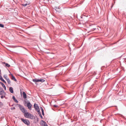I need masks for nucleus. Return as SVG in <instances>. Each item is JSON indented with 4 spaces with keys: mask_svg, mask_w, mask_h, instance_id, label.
I'll list each match as a JSON object with an SVG mask.
<instances>
[{
    "mask_svg": "<svg viewBox=\"0 0 126 126\" xmlns=\"http://www.w3.org/2000/svg\"><path fill=\"white\" fill-rule=\"evenodd\" d=\"M24 116L26 118L31 119H33L34 118V116L28 112H25L24 113Z\"/></svg>",
    "mask_w": 126,
    "mask_h": 126,
    "instance_id": "f257e3e1",
    "label": "nucleus"
},
{
    "mask_svg": "<svg viewBox=\"0 0 126 126\" xmlns=\"http://www.w3.org/2000/svg\"><path fill=\"white\" fill-rule=\"evenodd\" d=\"M33 81L36 84H37V82H43L45 81V80L44 79H32Z\"/></svg>",
    "mask_w": 126,
    "mask_h": 126,
    "instance_id": "f03ea898",
    "label": "nucleus"
},
{
    "mask_svg": "<svg viewBox=\"0 0 126 126\" xmlns=\"http://www.w3.org/2000/svg\"><path fill=\"white\" fill-rule=\"evenodd\" d=\"M34 106L35 110L38 113L40 112L39 107L37 104L36 103H35L34 104Z\"/></svg>",
    "mask_w": 126,
    "mask_h": 126,
    "instance_id": "7ed1b4c3",
    "label": "nucleus"
},
{
    "mask_svg": "<svg viewBox=\"0 0 126 126\" xmlns=\"http://www.w3.org/2000/svg\"><path fill=\"white\" fill-rule=\"evenodd\" d=\"M21 120L25 124L27 125L28 126L29 125H30V122L28 120H27L26 119H23V118H21Z\"/></svg>",
    "mask_w": 126,
    "mask_h": 126,
    "instance_id": "20e7f679",
    "label": "nucleus"
},
{
    "mask_svg": "<svg viewBox=\"0 0 126 126\" xmlns=\"http://www.w3.org/2000/svg\"><path fill=\"white\" fill-rule=\"evenodd\" d=\"M19 106L20 110L22 112L24 113L25 112L26 110L22 106L19 105Z\"/></svg>",
    "mask_w": 126,
    "mask_h": 126,
    "instance_id": "39448f33",
    "label": "nucleus"
},
{
    "mask_svg": "<svg viewBox=\"0 0 126 126\" xmlns=\"http://www.w3.org/2000/svg\"><path fill=\"white\" fill-rule=\"evenodd\" d=\"M27 106L28 109L30 110H32V105L31 104L30 102H29L27 103Z\"/></svg>",
    "mask_w": 126,
    "mask_h": 126,
    "instance_id": "423d86ee",
    "label": "nucleus"
},
{
    "mask_svg": "<svg viewBox=\"0 0 126 126\" xmlns=\"http://www.w3.org/2000/svg\"><path fill=\"white\" fill-rule=\"evenodd\" d=\"M41 121L43 122L42 123L41 125L42 126H48L46 124V122L43 120H42Z\"/></svg>",
    "mask_w": 126,
    "mask_h": 126,
    "instance_id": "0eeeda50",
    "label": "nucleus"
},
{
    "mask_svg": "<svg viewBox=\"0 0 126 126\" xmlns=\"http://www.w3.org/2000/svg\"><path fill=\"white\" fill-rule=\"evenodd\" d=\"M0 95H5V93L2 90L0 91Z\"/></svg>",
    "mask_w": 126,
    "mask_h": 126,
    "instance_id": "6e6552de",
    "label": "nucleus"
},
{
    "mask_svg": "<svg viewBox=\"0 0 126 126\" xmlns=\"http://www.w3.org/2000/svg\"><path fill=\"white\" fill-rule=\"evenodd\" d=\"M11 75L12 76L11 79L12 80H14L15 81H16L17 80L16 79L15 77L13 75V74H12Z\"/></svg>",
    "mask_w": 126,
    "mask_h": 126,
    "instance_id": "1a4fd4ad",
    "label": "nucleus"
},
{
    "mask_svg": "<svg viewBox=\"0 0 126 126\" xmlns=\"http://www.w3.org/2000/svg\"><path fill=\"white\" fill-rule=\"evenodd\" d=\"M0 83L1 85L2 86V87L4 88L5 90H6V88L5 86L4 85V84L2 82H0Z\"/></svg>",
    "mask_w": 126,
    "mask_h": 126,
    "instance_id": "9d476101",
    "label": "nucleus"
},
{
    "mask_svg": "<svg viewBox=\"0 0 126 126\" xmlns=\"http://www.w3.org/2000/svg\"><path fill=\"white\" fill-rule=\"evenodd\" d=\"M23 97L24 99H26L27 97V96L26 93L24 92L23 93Z\"/></svg>",
    "mask_w": 126,
    "mask_h": 126,
    "instance_id": "9b49d317",
    "label": "nucleus"
},
{
    "mask_svg": "<svg viewBox=\"0 0 126 126\" xmlns=\"http://www.w3.org/2000/svg\"><path fill=\"white\" fill-rule=\"evenodd\" d=\"M9 91L10 92L12 93H14L13 88L12 87H11L9 88Z\"/></svg>",
    "mask_w": 126,
    "mask_h": 126,
    "instance_id": "f8f14e48",
    "label": "nucleus"
},
{
    "mask_svg": "<svg viewBox=\"0 0 126 126\" xmlns=\"http://www.w3.org/2000/svg\"><path fill=\"white\" fill-rule=\"evenodd\" d=\"M12 98L16 102V103H18V101L16 99L15 97L14 96H13Z\"/></svg>",
    "mask_w": 126,
    "mask_h": 126,
    "instance_id": "ddd939ff",
    "label": "nucleus"
},
{
    "mask_svg": "<svg viewBox=\"0 0 126 126\" xmlns=\"http://www.w3.org/2000/svg\"><path fill=\"white\" fill-rule=\"evenodd\" d=\"M3 77L5 79L7 80L8 79H9V78L7 77V76L6 75H4L3 76Z\"/></svg>",
    "mask_w": 126,
    "mask_h": 126,
    "instance_id": "4468645a",
    "label": "nucleus"
},
{
    "mask_svg": "<svg viewBox=\"0 0 126 126\" xmlns=\"http://www.w3.org/2000/svg\"><path fill=\"white\" fill-rule=\"evenodd\" d=\"M40 109L41 110V111L42 112V114L43 115H44V110H43L42 108V107H40Z\"/></svg>",
    "mask_w": 126,
    "mask_h": 126,
    "instance_id": "2eb2a0df",
    "label": "nucleus"
},
{
    "mask_svg": "<svg viewBox=\"0 0 126 126\" xmlns=\"http://www.w3.org/2000/svg\"><path fill=\"white\" fill-rule=\"evenodd\" d=\"M5 63V66H6L8 67H9L10 66V65L9 64H8L7 63Z\"/></svg>",
    "mask_w": 126,
    "mask_h": 126,
    "instance_id": "dca6fc26",
    "label": "nucleus"
},
{
    "mask_svg": "<svg viewBox=\"0 0 126 126\" xmlns=\"http://www.w3.org/2000/svg\"><path fill=\"white\" fill-rule=\"evenodd\" d=\"M7 81L8 83V84H10L11 81L9 79H7Z\"/></svg>",
    "mask_w": 126,
    "mask_h": 126,
    "instance_id": "f3484780",
    "label": "nucleus"
},
{
    "mask_svg": "<svg viewBox=\"0 0 126 126\" xmlns=\"http://www.w3.org/2000/svg\"><path fill=\"white\" fill-rule=\"evenodd\" d=\"M38 113V114H39V116H40V117L42 118L43 117L41 115L40 112H39Z\"/></svg>",
    "mask_w": 126,
    "mask_h": 126,
    "instance_id": "a211bd4d",
    "label": "nucleus"
},
{
    "mask_svg": "<svg viewBox=\"0 0 126 126\" xmlns=\"http://www.w3.org/2000/svg\"><path fill=\"white\" fill-rule=\"evenodd\" d=\"M0 27L3 28L4 27V26L3 24H0Z\"/></svg>",
    "mask_w": 126,
    "mask_h": 126,
    "instance_id": "6ab92c4d",
    "label": "nucleus"
},
{
    "mask_svg": "<svg viewBox=\"0 0 126 126\" xmlns=\"http://www.w3.org/2000/svg\"><path fill=\"white\" fill-rule=\"evenodd\" d=\"M0 79L2 81V80L4 79H3L2 78V77L0 75Z\"/></svg>",
    "mask_w": 126,
    "mask_h": 126,
    "instance_id": "aec40b11",
    "label": "nucleus"
},
{
    "mask_svg": "<svg viewBox=\"0 0 126 126\" xmlns=\"http://www.w3.org/2000/svg\"><path fill=\"white\" fill-rule=\"evenodd\" d=\"M22 5L24 7L26 6L27 5H28V4L27 3H26L25 4H22Z\"/></svg>",
    "mask_w": 126,
    "mask_h": 126,
    "instance_id": "412c9836",
    "label": "nucleus"
},
{
    "mask_svg": "<svg viewBox=\"0 0 126 126\" xmlns=\"http://www.w3.org/2000/svg\"><path fill=\"white\" fill-rule=\"evenodd\" d=\"M3 105V103L2 102H0V107H1Z\"/></svg>",
    "mask_w": 126,
    "mask_h": 126,
    "instance_id": "4be33fe9",
    "label": "nucleus"
},
{
    "mask_svg": "<svg viewBox=\"0 0 126 126\" xmlns=\"http://www.w3.org/2000/svg\"><path fill=\"white\" fill-rule=\"evenodd\" d=\"M5 97V95H1V98H3V97Z\"/></svg>",
    "mask_w": 126,
    "mask_h": 126,
    "instance_id": "5701e85b",
    "label": "nucleus"
},
{
    "mask_svg": "<svg viewBox=\"0 0 126 126\" xmlns=\"http://www.w3.org/2000/svg\"><path fill=\"white\" fill-rule=\"evenodd\" d=\"M11 109V110H14L15 109V107H12Z\"/></svg>",
    "mask_w": 126,
    "mask_h": 126,
    "instance_id": "b1692460",
    "label": "nucleus"
},
{
    "mask_svg": "<svg viewBox=\"0 0 126 126\" xmlns=\"http://www.w3.org/2000/svg\"><path fill=\"white\" fill-rule=\"evenodd\" d=\"M2 81L4 83H6V81H5L4 79Z\"/></svg>",
    "mask_w": 126,
    "mask_h": 126,
    "instance_id": "393cba45",
    "label": "nucleus"
},
{
    "mask_svg": "<svg viewBox=\"0 0 126 126\" xmlns=\"http://www.w3.org/2000/svg\"><path fill=\"white\" fill-rule=\"evenodd\" d=\"M55 9L56 10V9H58V7L56 6L55 7Z\"/></svg>",
    "mask_w": 126,
    "mask_h": 126,
    "instance_id": "a878e982",
    "label": "nucleus"
},
{
    "mask_svg": "<svg viewBox=\"0 0 126 126\" xmlns=\"http://www.w3.org/2000/svg\"><path fill=\"white\" fill-rule=\"evenodd\" d=\"M54 107H55L56 108L57 107V106L55 105H54Z\"/></svg>",
    "mask_w": 126,
    "mask_h": 126,
    "instance_id": "bb28decb",
    "label": "nucleus"
},
{
    "mask_svg": "<svg viewBox=\"0 0 126 126\" xmlns=\"http://www.w3.org/2000/svg\"><path fill=\"white\" fill-rule=\"evenodd\" d=\"M60 8H61L60 7H58V9H60Z\"/></svg>",
    "mask_w": 126,
    "mask_h": 126,
    "instance_id": "cd10ccee",
    "label": "nucleus"
},
{
    "mask_svg": "<svg viewBox=\"0 0 126 126\" xmlns=\"http://www.w3.org/2000/svg\"><path fill=\"white\" fill-rule=\"evenodd\" d=\"M93 30H94L95 29H95L93 28Z\"/></svg>",
    "mask_w": 126,
    "mask_h": 126,
    "instance_id": "c85d7f7f",
    "label": "nucleus"
},
{
    "mask_svg": "<svg viewBox=\"0 0 126 126\" xmlns=\"http://www.w3.org/2000/svg\"><path fill=\"white\" fill-rule=\"evenodd\" d=\"M125 119H126V118H125Z\"/></svg>",
    "mask_w": 126,
    "mask_h": 126,
    "instance_id": "c756f323",
    "label": "nucleus"
}]
</instances>
